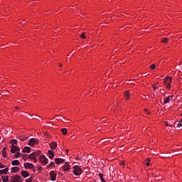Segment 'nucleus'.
<instances>
[{
	"instance_id": "nucleus-48",
	"label": "nucleus",
	"mask_w": 182,
	"mask_h": 182,
	"mask_svg": "<svg viewBox=\"0 0 182 182\" xmlns=\"http://www.w3.org/2000/svg\"><path fill=\"white\" fill-rule=\"evenodd\" d=\"M16 109H18V107H16Z\"/></svg>"
},
{
	"instance_id": "nucleus-23",
	"label": "nucleus",
	"mask_w": 182,
	"mask_h": 182,
	"mask_svg": "<svg viewBox=\"0 0 182 182\" xmlns=\"http://www.w3.org/2000/svg\"><path fill=\"white\" fill-rule=\"evenodd\" d=\"M98 177H100L102 182H106V181H105V178H103V174L102 173H100L98 175Z\"/></svg>"
},
{
	"instance_id": "nucleus-17",
	"label": "nucleus",
	"mask_w": 182,
	"mask_h": 182,
	"mask_svg": "<svg viewBox=\"0 0 182 182\" xmlns=\"http://www.w3.org/2000/svg\"><path fill=\"white\" fill-rule=\"evenodd\" d=\"M23 153H31V147L25 146L23 149Z\"/></svg>"
},
{
	"instance_id": "nucleus-43",
	"label": "nucleus",
	"mask_w": 182,
	"mask_h": 182,
	"mask_svg": "<svg viewBox=\"0 0 182 182\" xmlns=\"http://www.w3.org/2000/svg\"><path fill=\"white\" fill-rule=\"evenodd\" d=\"M60 68H62V64L60 63Z\"/></svg>"
},
{
	"instance_id": "nucleus-39",
	"label": "nucleus",
	"mask_w": 182,
	"mask_h": 182,
	"mask_svg": "<svg viewBox=\"0 0 182 182\" xmlns=\"http://www.w3.org/2000/svg\"><path fill=\"white\" fill-rule=\"evenodd\" d=\"M154 90H156V89H157V87H156L155 85L153 86Z\"/></svg>"
},
{
	"instance_id": "nucleus-30",
	"label": "nucleus",
	"mask_w": 182,
	"mask_h": 182,
	"mask_svg": "<svg viewBox=\"0 0 182 182\" xmlns=\"http://www.w3.org/2000/svg\"><path fill=\"white\" fill-rule=\"evenodd\" d=\"M182 126V119L179 122V123L177 124L176 127H181Z\"/></svg>"
},
{
	"instance_id": "nucleus-33",
	"label": "nucleus",
	"mask_w": 182,
	"mask_h": 182,
	"mask_svg": "<svg viewBox=\"0 0 182 182\" xmlns=\"http://www.w3.org/2000/svg\"><path fill=\"white\" fill-rule=\"evenodd\" d=\"M80 38H82V39H86V35H85V33H82V34L80 35Z\"/></svg>"
},
{
	"instance_id": "nucleus-37",
	"label": "nucleus",
	"mask_w": 182,
	"mask_h": 182,
	"mask_svg": "<svg viewBox=\"0 0 182 182\" xmlns=\"http://www.w3.org/2000/svg\"><path fill=\"white\" fill-rule=\"evenodd\" d=\"M5 166L0 163V168H4Z\"/></svg>"
},
{
	"instance_id": "nucleus-41",
	"label": "nucleus",
	"mask_w": 182,
	"mask_h": 182,
	"mask_svg": "<svg viewBox=\"0 0 182 182\" xmlns=\"http://www.w3.org/2000/svg\"><path fill=\"white\" fill-rule=\"evenodd\" d=\"M28 156V155L23 154V159H25V156Z\"/></svg>"
},
{
	"instance_id": "nucleus-14",
	"label": "nucleus",
	"mask_w": 182,
	"mask_h": 182,
	"mask_svg": "<svg viewBox=\"0 0 182 182\" xmlns=\"http://www.w3.org/2000/svg\"><path fill=\"white\" fill-rule=\"evenodd\" d=\"M48 154L49 159H53V157H55V153L53 151H52V150H49L48 151Z\"/></svg>"
},
{
	"instance_id": "nucleus-38",
	"label": "nucleus",
	"mask_w": 182,
	"mask_h": 182,
	"mask_svg": "<svg viewBox=\"0 0 182 182\" xmlns=\"http://www.w3.org/2000/svg\"><path fill=\"white\" fill-rule=\"evenodd\" d=\"M166 126H172L171 124H168V122H165Z\"/></svg>"
},
{
	"instance_id": "nucleus-18",
	"label": "nucleus",
	"mask_w": 182,
	"mask_h": 182,
	"mask_svg": "<svg viewBox=\"0 0 182 182\" xmlns=\"http://www.w3.org/2000/svg\"><path fill=\"white\" fill-rule=\"evenodd\" d=\"M19 170H21V168H19V167H12L11 168V173H18V171H19Z\"/></svg>"
},
{
	"instance_id": "nucleus-34",
	"label": "nucleus",
	"mask_w": 182,
	"mask_h": 182,
	"mask_svg": "<svg viewBox=\"0 0 182 182\" xmlns=\"http://www.w3.org/2000/svg\"><path fill=\"white\" fill-rule=\"evenodd\" d=\"M165 86H166L167 89H170L171 87V84H169V83L168 84L167 83V84L165 85Z\"/></svg>"
},
{
	"instance_id": "nucleus-3",
	"label": "nucleus",
	"mask_w": 182,
	"mask_h": 182,
	"mask_svg": "<svg viewBox=\"0 0 182 182\" xmlns=\"http://www.w3.org/2000/svg\"><path fill=\"white\" fill-rule=\"evenodd\" d=\"M40 162L43 164H48V158L45 155L40 156Z\"/></svg>"
},
{
	"instance_id": "nucleus-35",
	"label": "nucleus",
	"mask_w": 182,
	"mask_h": 182,
	"mask_svg": "<svg viewBox=\"0 0 182 182\" xmlns=\"http://www.w3.org/2000/svg\"><path fill=\"white\" fill-rule=\"evenodd\" d=\"M16 159H18V157H21V153L17 152V153L16 154Z\"/></svg>"
},
{
	"instance_id": "nucleus-28",
	"label": "nucleus",
	"mask_w": 182,
	"mask_h": 182,
	"mask_svg": "<svg viewBox=\"0 0 182 182\" xmlns=\"http://www.w3.org/2000/svg\"><path fill=\"white\" fill-rule=\"evenodd\" d=\"M11 144L12 146H14V144H18V141L16 139H13L11 140Z\"/></svg>"
},
{
	"instance_id": "nucleus-19",
	"label": "nucleus",
	"mask_w": 182,
	"mask_h": 182,
	"mask_svg": "<svg viewBox=\"0 0 182 182\" xmlns=\"http://www.w3.org/2000/svg\"><path fill=\"white\" fill-rule=\"evenodd\" d=\"M17 139H19L21 141H25V140H28V137L25 136H18Z\"/></svg>"
},
{
	"instance_id": "nucleus-7",
	"label": "nucleus",
	"mask_w": 182,
	"mask_h": 182,
	"mask_svg": "<svg viewBox=\"0 0 182 182\" xmlns=\"http://www.w3.org/2000/svg\"><path fill=\"white\" fill-rule=\"evenodd\" d=\"M20 149L19 147L14 146V145H11V153H15L16 151H20Z\"/></svg>"
},
{
	"instance_id": "nucleus-42",
	"label": "nucleus",
	"mask_w": 182,
	"mask_h": 182,
	"mask_svg": "<svg viewBox=\"0 0 182 182\" xmlns=\"http://www.w3.org/2000/svg\"><path fill=\"white\" fill-rule=\"evenodd\" d=\"M66 153H69V150L68 149H66Z\"/></svg>"
},
{
	"instance_id": "nucleus-44",
	"label": "nucleus",
	"mask_w": 182,
	"mask_h": 182,
	"mask_svg": "<svg viewBox=\"0 0 182 182\" xmlns=\"http://www.w3.org/2000/svg\"><path fill=\"white\" fill-rule=\"evenodd\" d=\"M63 122L64 123H66V121H65V119H64V120H63Z\"/></svg>"
},
{
	"instance_id": "nucleus-12",
	"label": "nucleus",
	"mask_w": 182,
	"mask_h": 182,
	"mask_svg": "<svg viewBox=\"0 0 182 182\" xmlns=\"http://www.w3.org/2000/svg\"><path fill=\"white\" fill-rule=\"evenodd\" d=\"M28 159H30V160H33V161L35 163H36L37 160H36V156H35V154L31 153L29 156H28Z\"/></svg>"
},
{
	"instance_id": "nucleus-20",
	"label": "nucleus",
	"mask_w": 182,
	"mask_h": 182,
	"mask_svg": "<svg viewBox=\"0 0 182 182\" xmlns=\"http://www.w3.org/2000/svg\"><path fill=\"white\" fill-rule=\"evenodd\" d=\"M1 179H2L3 182H8V181H9V177L8 176H2Z\"/></svg>"
},
{
	"instance_id": "nucleus-25",
	"label": "nucleus",
	"mask_w": 182,
	"mask_h": 182,
	"mask_svg": "<svg viewBox=\"0 0 182 182\" xmlns=\"http://www.w3.org/2000/svg\"><path fill=\"white\" fill-rule=\"evenodd\" d=\"M41 151H37L36 152H33V154H34L35 157H38V156L41 155Z\"/></svg>"
},
{
	"instance_id": "nucleus-31",
	"label": "nucleus",
	"mask_w": 182,
	"mask_h": 182,
	"mask_svg": "<svg viewBox=\"0 0 182 182\" xmlns=\"http://www.w3.org/2000/svg\"><path fill=\"white\" fill-rule=\"evenodd\" d=\"M48 167H55V162H50Z\"/></svg>"
},
{
	"instance_id": "nucleus-9",
	"label": "nucleus",
	"mask_w": 182,
	"mask_h": 182,
	"mask_svg": "<svg viewBox=\"0 0 182 182\" xmlns=\"http://www.w3.org/2000/svg\"><path fill=\"white\" fill-rule=\"evenodd\" d=\"M34 166L31 163H28L26 162L24 163V168L28 169V168H33Z\"/></svg>"
},
{
	"instance_id": "nucleus-24",
	"label": "nucleus",
	"mask_w": 182,
	"mask_h": 182,
	"mask_svg": "<svg viewBox=\"0 0 182 182\" xmlns=\"http://www.w3.org/2000/svg\"><path fill=\"white\" fill-rule=\"evenodd\" d=\"M61 132H62L63 134H68V129L63 128V129H61Z\"/></svg>"
},
{
	"instance_id": "nucleus-21",
	"label": "nucleus",
	"mask_w": 182,
	"mask_h": 182,
	"mask_svg": "<svg viewBox=\"0 0 182 182\" xmlns=\"http://www.w3.org/2000/svg\"><path fill=\"white\" fill-rule=\"evenodd\" d=\"M12 166H19V160H14L11 162Z\"/></svg>"
},
{
	"instance_id": "nucleus-4",
	"label": "nucleus",
	"mask_w": 182,
	"mask_h": 182,
	"mask_svg": "<svg viewBox=\"0 0 182 182\" xmlns=\"http://www.w3.org/2000/svg\"><path fill=\"white\" fill-rule=\"evenodd\" d=\"M21 178H22V176H19L18 175L11 177L12 182H22Z\"/></svg>"
},
{
	"instance_id": "nucleus-13",
	"label": "nucleus",
	"mask_w": 182,
	"mask_h": 182,
	"mask_svg": "<svg viewBox=\"0 0 182 182\" xmlns=\"http://www.w3.org/2000/svg\"><path fill=\"white\" fill-rule=\"evenodd\" d=\"M21 174L22 177H23L24 178H26V177H29V173L26 171H22L21 172Z\"/></svg>"
},
{
	"instance_id": "nucleus-29",
	"label": "nucleus",
	"mask_w": 182,
	"mask_h": 182,
	"mask_svg": "<svg viewBox=\"0 0 182 182\" xmlns=\"http://www.w3.org/2000/svg\"><path fill=\"white\" fill-rule=\"evenodd\" d=\"M162 42H163L164 43H167V42H168V38H164L162 39Z\"/></svg>"
},
{
	"instance_id": "nucleus-6",
	"label": "nucleus",
	"mask_w": 182,
	"mask_h": 182,
	"mask_svg": "<svg viewBox=\"0 0 182 182\" xmlns=\"http://www.w3.org/2000/svg\"><path fill=\"white\" fill-rule=\"evenodd\" d=\"M50 176L51 178V181H56V173L54 172V171H51L50 172Z\"/></svg>"
},
{
	"instance_id": "nucleus-8",
	"label": "nucleus",
	"mask_w": 182,
	"mask_h": 182,
	"mask_svg": "<svg viewBox=\"0 0 182 182\" xmlns=\"http://www.w3.org/2000/svg\"><path fill=\"white\" fill-rule=\"evenodd\" d=\"M171 100H173V95L168 96L167 97H165L164 100V105H167Z\"/></svg>"
},
{
	"instance_id": "nucleus-10",
	"label": "nucleus",
	"mask_w": 182,
	"mask_h": 182,
	"mask_svg": "<svg viewBox=\"0 0 182 182\" xmlns=\"http://www.w3.org/2000/svg\"><path fill=\"white\" fill-rule=\"evenodd\" d=\"M70 168V165L68 162H66L63 166V170L64 171H69V169Z\"/></svg>"
},
{
	"instance_id": "nucleus-32",
	"label": "nucleus",
	"mask_w": 182,
	"mask_h": 182,
	"mask_svg": "<svg viewBox=\"0 0 182 182\" xmlns=\"http://www.w3.org/2000/svg\"><path fill=\"white\" fill-rule=\"evenodd\" d=\"M150 69H151V70H154V69H156V65L154 64L151 65Z\"/></svg>"
},
{
	"instance_id": "nucleus-22",
	"label": "nucleus",
	"mask_w": 182,
	"mask_h": 182,
	"mask_svg": "<svg viewBox=\"0 0 182 182\" xmlns=\"http://www.w3.org/2000/svg\"><path fill=\"white\" fill-rule=\"evenodd\" d=\"M3 157H6V147H4L2 150Z\"/></svg>"
},
{
	"instance_id": "nucleus-47",
	"label": "nucleus",
	"mask_w": 182,
	"mask_h": 182,
	"mask_svg": "<svg viewBox=\"0 0 182 182\" xmlns=\"http://www.w3.org/2000/svg\"><path fill=\"white\" fill-rule=\"evenodd\" d=\"M147 114H150V112H147Z\"/></svg>"
},
{
	"instance_id": "nucleus-27",
	"label": "nucleus",
	"mask_w": 182,
	"mask_h": 182,
	"mask_svg": "<svg viewBox=\"0 0 182 182\" xmlns=\"http://www.w3.org/2000/svg\"><path fill=\"white\" fill-rule=\"evenodd\" d=\"M146 166L149 167L150 166V159H147L145 162Z\"/></svg>"
},
{
	"instance_id": "nucleus-36",
	"label": "nucleus",
	"mask_w": 182,
	"mask_h": 182,
	"mask_svg": "<svg viewBox=\"0 0 182 182\" xmlns=\"http://www.w3.org/2000/svg\"><path fill=\"white\" fill-rule=\"evenodd\" d=\"M26 182H32V177L26 180Z\"/></svg>"
},
{
	"instance_id": "nucleus-45",
	"label": "nucleus",
	"mask_w": 182,
	"mask_h": 182,
	"mask_svg": "<svg viewBox=\"0 0 182 182\" xmlns=\"http://www.w3.org/2000/svg\"><path fill=\"white\" fill-rule=\"evenodd\" d=\"M0 182H2V180L1 179V178H0Z\"/></svg>"
},
{
	"instance_id": "nucleus-15",
	"label": "nucleus",
	"mask_w": 182,
	"mask_h": 182,
	"mask_svg": "<svg viewBox=\"0 0 182 182\" xmlns=\"http://www.w3.org/2000/svg\"><path fill=\"white\" fill-rule=\"evenodd\" d=\"M50 147L52 149V150H55V149L58 147V144H56V142H52L50 144Z\"/></svg>"
},
{
	"instance_id": "nucleus-2",
	"label": "nucleus",
	"mask_w": 182,
	"mask_h": 182,
	"mask_svg": "<svg viewBox=\"0 0 182 182\" xmlns=\"http://www.w3.org/2000/svg\"><path fill=\"white\" fill-rule=\"evenodd\" d=\"M38 143H39L38 139L31 138V139H30V140L28 141V146H35V144H38Z\"/></svg>"
},
{
	"instance_id": "nucleus-26",
	"label": "nucleus",
	"mask_w": 182,
	"mask_h": 182,
	"mask_svg": "<svg viewBox=\"0 0 182 182\" xmlns=\"http://www.w3.org/2000/svg\"><path fill=\"white\" fill-rule=\"evenodd\" d=\"M124 97H126V99H130V94H129L128 92H125Z\"/></svg>"
},
{
	"instance_id": "nucleus-5",
	"label": "nucleus",
	"mask_w": 182,
	"mask_h": 182,
	"mask_svg": "<svg viewBox=\"0 0 182 182\" xmlns=\"http://www.w3.org/2000/svg\"><path fill=\"white\" fill-rule=\"evenodd\" d=\"M173 79L171 78V77L170 76H167L164 80V85H166V84H169V85H171V82H172Z\"/></svg>"
},
{
	"instance_id": "nucleus-11",
	"label": "nucleus",
	"mask_w": 182,
	"mask_h": 182,
	"mask_svg": "<svg viewBox=\"0 0 182 182\" xmlns=\"http://www.w3.org/2000/svg\"><path fill=\"white\" fill-rule=\"evenodd\" d=\"M55 161L56 164H62L65 163V159H63L61 158H56L55 159Z\"/></svg>"
},
{
	"instance_id": "nucleus-16",
	"label": "nucleus",
	"mask_w": 182,
	"mask_h": 182,
	"mask_svg": "<svg viewBox=\"0 0 182 182\" xmlns=\"http://www.w3.org/2000/svg\"><path fill=\"white\" fill-rule=\"evenodd\" d=\"M9 170V168H6L3 170H0V176L2 174H5V175L8 174Z\"/></svg>"
},
{
	"instance_id": "nucleus-1",
	"label": "nucleus",
	"mask_w": 182,
	"mask_h": 182,
	"mask_svg": "<svg viewBox=\"0 0 182 182\" xmlns=\"http://www.w3.org/2000/svg\"><path fill=\"white\" fill-rule=\"evenodd\" d=\"M83 173V171L82 170V168L79 166H74V171H73V174L75 176H80Z\"/></svg>"
},
{
	"instance_id": "nucleus-46",
	"label": "nucleus",
	"mask_w": 182,
	"mask_h": 182,
	"mask_svg": "<svg viewBox=\"0 0 182 182\" xmlns=\"http://www.w3.org/2000/svg\"><path fill=\"white\" fill-rule=\"evenodd\" d=\"M144 112H147V109H144Z\"/></svg>"
},
{
	"instance_id": "nucleus-40",
	"label": "nucleus",
	"mask_w": 182,
	"mask_h": 182,
	"mask_svg": "<svg viewBox=\"0 0 182 182\" xmlns=\"http://www.w3.org/2000/svg\"><path fill=\"white\" fill-rule=\"evenodd\" d=\"M40 170H42V167H41V166H38V171H39Z\"/></svg>"
}]
</instances>
